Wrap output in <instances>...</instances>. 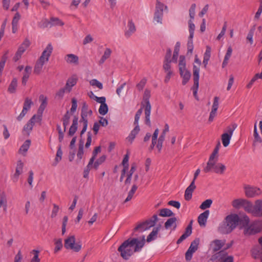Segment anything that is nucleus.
<instances>
[{
    "label": "nucleus",
    "instance_id": "f257e3e1",
    "mask_svg": "<svg viewBox=\"0 0 262 262\" xmlns=\"http://www.w3.org/2000/svg\"><path fill=\"white\" fill-rule=\"evenodd\" d=\"M238 215L237 214H230L227 215L224 221L220 224L218 231L222 234L231 233L238 225Z\"/></svg>",
    "mask_w": 262,
    "mask_h": 262
},
{
    "label": "nucleus",
    "instance_id": "f03ea898",
    "mask_svg": "<svg viewBox=\"0 0 262 262\" xmlns=\"http://www.w3.org/2000/svg\"><path fill=\"white\" fill-rule=\"evenodd\" d=\"M135 238H128L118 248V251L120 253L121 256L125 260H127L133 254L134 250L133 248L136 243Z\"/></svg>",
    "mask_w": 262,
    "mask_h": 262
},
{
    "label": "nucleus",
    "instance_id": "7ed1b4c3",
    "mask_svg": "<svg viewBox=\"0 0 262 262\" xmlns=\"http://www.w3.org/2000/svg\"><path fill=\"white\" fill-rule=\"evenodd\" d=\"M150 96V91L148 89H146L143 95V100L145 104H144L143 103H141V105L143 107H145V123L149 126H151L150 115L151 107L149 100Z\"/></svg>",
    "mask_w": 262,
    "mask_h": 262
},
{
    "label": "nucleus",
    "instance_id": "20e7f679",
    "mask_svg": "<svg viewBox=\"0 0 262 262\" xmlns=\"http://www.w3.org/2000/svg\"><path fill=\"white\" fill-rule=\"evenodd\" d=\"M179 69L180 74L183 78L182 84L184 85L189 81L191 73L186 69L185 57L183 55H181L179 57Z\"/></svg>",
    "mask_w": 262,
    "mask_h": 262
},
{
    "label": "nucleus",
    "instance_id": "39448f33",
    "mask_svg": "<svg viewBox=\"0 0 262 262\" xmlns=\"http://www.w3.org/2000/svg\"><path fill=\"white\" fill-rule=\"evenodd\" d=\"M64 246L66 249L72 250L75 252H78L82 248V244L81 242L76 243L75 236L71 235L64 239Z\"/></svg>",
    "mask_w": 262,
    "mask_h": 262
},
{
    "label": "nucleus",
    "instance_id": "423d86ee",
    "mask_svg": "<svg viewBox=\"0 0 262 262\" xmlns=\"http://www.w3.org/2000/svg\"><path fill=\"white\" fill-rule=\"evenodd\" d=\"M212 259L219 262H233V256L228 255L225 250H222L213 254Z\"/></svg>",
    "mask_w": 262,
    "mask_h": 262
},
{
    "label": "nucleus",
    "instance_id": "0eeeda50",
    "mask_svg": "<svg viewBox=\"0 0 262 262\" xmlns=\"http://www.w3.org/2000/svg\"><path fill=\"white\" fill-rule=\"evenodd\" d=\"M212 165H207L204 167L203 170L205 172L207 173L213 171L218 174H223L226 170V166L221 163L214 162L212 163Z\"/></svg>",
    "mask_w": 262,
    "mask_h": 262
},
{
    "label": "nucleus",
    "instance_id": "6e6552de",
    "mask_svg": "<svg viewBox=\"0 0 262 262\" xmlns=\"http://www.w3.org/2000/svg\"><path fill=\"white\" fill-rule=\"evenodd\" d=\"M199 73H200V68L197 67L196 66H193V85L191 89L193 91V94L194 98L196 100H199L198 96L197 95V92L199 89Z\"/></svg>",
    "mask_w": 262,
    "mask_h": 262
},
{
    "label": "nucleus",
    "instance_id": "1a4fd4ad",
    "mask_svg": "<svg viewBox=\"0 0 262 262\" xmlns=\"http://www.w3.org/2000/svg\"><path fill=\"white\" fill-rule=\"evenodd\" d=\"M244 189L245 195L248 198L258 196L262 193V191L259 188L249 185H245Z\"/></svg>",
    "mask_w": 262,
    "mask_h": 262
},
{
    "label": "nucleus",
    "instance_id": "9d476101",
    "mask_svg": "<svg viewBox=\"0 0 262 262\" xmlns=\"http://www.w3.org/2000/svg\"><path fill=\"white\" fill-rule=\"evenodd\" d=\"M41 120V116H36L34 115L32 118L28 121L27 123L24 126L23 132L24 134H27L28 136L30 135V132L32 131L33 126L35 124V121H40Z\"/></svg>",
    "mask_w": 262,
    "mask_h": 262
},
{
    "label": "nucleus",
    "instance_id": "9b49d317",
    "mask_svg": "<svg viewBox=\"0 0 262 262\" xmlns=\"http://www.w3.org/2000/svg\"><path fill=\"white\" fill-rule=\"evenodd\" d=\"M164 5L159 1L157 0L156 6V11L154 15V20L157 23H162Z\"/></svg>",
    "mask_w": 262,
    "mask_h": 262
},
{
    "label": "nucleus",
    "instance_id": "f8f14e48",
    "mask_svg": "<svg viewBox=\"0 0 262 262\" xmlns=\"http://www.w3.org/2000/svg\"><path fill=\"white\" fill-rule=\"evenodd\" d=\"M236 127V125L235 124L233 125V128L231 127H228V133H224L222 135V141L224 147H227L229 144L230 141L232 136L233 131Z\"/></svg>",
    "mask_w": 262,
    "mask_h": 262
},
{
    "label": "nucleus",
    "instance_id": "ddd939ff",
    "mask_svg": "<svg viewBox=\"0 0 262 262\" xmlns=\"http://www.w3.org/2000/svg\"><path fill=\"white\" fill-rule=\"evenodd\" d=\"M260 231V228L255 223L248 224L245 229L244 230V233L246 235L255 234Z\"/></svg>",
    "mask_w": 262,
    "mask_h": 262
},
{
    "label": "nucleus",
    "instance_id": "4468645a",
    "mask_svg": "<svg viewBox=\"0 0 262 262\" xmlns=\"http://www.w3.org/2000/svg\"><path fill=\"white\" fill-rule=\"evenodd\" d=\"M252 215L257 217L262 216V199L255 201L253 205Z\"/></svg>",
    "mask_w": 262,
    "mask_h": 262
},
{
    "label": "nucleus",
    "instance_id": "2eb2a0df",
    "mask_svg": "<svg viewBox=\"0 0 262 262\" xmlns=\"http://www.w3.org/2000/svg\"><path fill=\"white\" fill-rule=\"evenodd\" d=\"M219 98L218 97H215L213 99V103L212 106V110L210 113L209 117L208 119V121L211 122L213 121L214 118L215 117L216 115V112L217 108L219 107Z\"/></svg>",
    "mask_w": 262,
    "mask_h": 262
},
{
    "label": "nucleus",
    "instance_id": "dca6fc26",
    "mask_svg": "<svg viewBox=\"0 0 262 262\" xmlns=\"http://www.w3.org/2000/svg\"><path fill=\"white\" fill-rule=\"evenodd\" d=\"M52 51L53 47L51 43H49L42 52L41 55L39 58L40 59V60H43L45 62H48Z\"/></svg>",
    "mask_w": 262,
    "mask_h": 262
},
{
    "label": "nucleus",
    "instance_id": "f3484780",
    "mask_svg": "<svg viewBox=\"0 0 262 262\" xmlns=\"http://www.w3.org/2000/svg\"><path fill=\"white\" fill-rule=\"evenodd\" d=\"M192 221H191L189 225L187 226L186 228L185 229L184 233L180 236V237L178 239L177 242V244H180L181 243L184 239L189 236L192 233Z\"/></svg>",
    "mask_w": 262,
    "mask_h": 262
},
{
    "label": "nucleus",
    "instance_id": "a211bd4d",
    "mask_svg": "<svg viewBox=\"0 0 262 262\" xmlns=\"http://www.w3.org/2000/svg\"><path fill=\"white\" fill-rule=\"evenodd\" d=\"M23 167L24 163L21 160H18L17 162L15 172L12 177V180L14 182H16L18 181L19 175L23 172Z\"/></svg>",
    "mask_w": 262,
    "mask_h": 262
},
{
    "label": "nucleus",
    "instance_id": "6ab92c4d",
    "mask_svg": "<svg viewBox=\"0 0 262 262\" xmlns=\"http://www.w3.org/2000/svg\"><path fill=\"white\" fill-rule=\"evenodd\" d=\"M250 223L249 217L247 215H244L239 217L238 216V225L240 229L244 230Z\"/></svg>",
    "mask_w": 262,
    "mask_h": 262
},
{
    "label": "nucleus",
    "instance_id": "aec40b11",
    "mask_svg": "<svg viewBox=\"0 0 262 262\" xmlns=\"http://www.w3.org/2000/svg\"><path fill=\"white\" fill-rule=\"evenodd\" d=\"M195 188L196 186L194 182H191L185 191L184 198L186 201H189L191 199L192 192Z\"/></svg>",
    "mask_w": 262,
    "mask_h": 262
},
{
    "label": "nucleus",
    "instance_id": "412c9836",
    "mask_svg": "<svg viewBox=\"0 0 262 262\" xmlns=\"http://www.w3.org/2000/svg\"><path fill=\"white\" fill-rule=\"evenodd\" d=\"M78 123V117L77 116H74L72 125L70 126L68 135L70 137L73 136L77 130Z\"/></svg>",
    "mask_w": 262,
    "mask_h": 262
},
{
    "label": "nucleus",
    "instance_id": "4be33fe9",
    "mask_svg": "<svg viewBox=\"0 0 262 262\" xmlns=\"http://www.w3.org/2000/svg\"><path fill=\"white\" fill-rule=\"evenodd\" d=\"M209 214V210H206L204 212L201 213L198 218V221L199 225L201 226L206 225V223L207 222V219L208 217Z\"/></svg>",
    "mask_w": 262,
    "mask_h": 262
},
{
    "label": "nucleus",
    "instance_id": "5701e85b",
    "mask_svg": "<svg viewBox=\"0 0 262 262\" xmlns=\"http://www.w3.org/2000/svg\"><path fill=\"white\" fill-rule=\"evenodd\" d=\"M77 79L76 77H71L69 78L67 81L65 86L64 87L67 92H70L72 90V88L77 83Z\"/></svg>",
    "mask_w": 262,
    "mask_h": 262
},
{
    "label": "nucleus",
    "instance_id": "b1692460",
    "mask_svg": "<svg viewBox=\"0 0 262 262\" xmlns=\"http://www.w3.org/2000/svg\"><path fill=\"white\" fill-rule=\"evenodd\" d=\"M64 60L66 62L70 64H78L79 57L73 54H69L65 56Z\"/></svg>",
    "mask_w": 262,
    "mask_h": 262
},
{
    "label": "nucleus",
    "instance_id": "393cba45",
    "mask_svg": "<svg viewBox=\"0 0 262 262\" xmlns=\"http://www.w3.org/2000/svg\"><path fill=\"white\" fill-rule=\"evenodd\" d=\"M251 255L254 259H261L262 257V247L256 246L251 250Z\"/></svg>",
    "mask_w": 262,
    "mask_h": 262
},
{
    "label": "nucleus",
    "instance_id": "a878e982",
    "mask_svg": "<svg viewBox=\"0 0 262 262\" xmlns=\"http://www.w3.org/2000/svg\"><path fill=\"white\" fill-rule=\"evenodd\" d=\"M177 219L176 217H172L168 219L167 221L165 223L164 227L166 229L170 228L171 227H173V230H175L177 228V223L176 222Z\"/></svg>",
    "mask_w": 262,
    "mask_h": 262
},
{
    "label": "nucleus",
    "instance_id": "bb28decb",
    "mask_svg": "<svg viewBox=\"0 0 262 262\" xmlns=\"http://www.w3.org/2000/svg\"><path fill=\"white\" fill-rule=\"evenodd\" d=\"M127 27L128 29L125 32V36L128 38L136 31V29L135 24L133 22L132 20H129L128 21Z\"/></svg>",
    "mask_w": 262,
    "mask_h": 262
},
{
    "label": "nucleus",
    "instance_id": "cd10ccee",
    "mask_svg": "<svg viewBox=\"0 0 262 262\" xmlns=\"http://www.w3.org/2000/svg\"><path fill=\"white\" fill-rule=\"evenodd\" d=\"M246 201L247 200L245 199H235L232 202V205L233 207L235 209H239L242 207L243 208Z\"/></svg>",
    "mask_w": 262,
    "mask_h": 262
},
{
    "label": "nucleus",
    "instance_id": "c85d7f7f",
    "mask_svg": "<svg viewBox=\"0 0 262 262\" xmlns=\"http://www.w3.org/2000/svg\"><path fill=\"white\" fill-rule=\"evenodd\" d=\"M135 128L131 131L130 134L126 138L127 140L130 142V143H132L134 139L135 138L136 135L138 134L140 131V127L139 125H135Z\"/></svg>",
    "mask_w": 262,
    "mask_h": 262
},
{
    "label": "nucleus",
    "instance_id": "c756f323",
    "mask_svg": "<svg viewBox=\"0 0 262 262\" xmlns=\"http://www.w3.org/2000/svg\"><path fill=\"white\" fill-rule=\"evenodd\" d=\"M160 226L159 227H155L152 229V231L147 237L146 241L148 243L151 242L152 241L155 239L157 238V234L160 230Z\"/></svg>",
    "mask_w": 262,
    "mask_h": 262
},
{
    "label": "nucleus",
    "instance_id": "7c9ffc66",
    "mask_svg": "<svg viewBox=\"0 0 262 262\" xmlns=\"http://www.w3.org/2000/svg\"><path fill=\"white\" fill-rule=\"evenodd\" d=\"M158 219L157 214H154L150 219L144 221L146 226L148 229L154 227L156 223L158 221Z\"/></svg>",
    "mask_w": 262,
    "mask_h": 262
},
{
    "label": "nucleus",
    "instance_id": "2f4dec72",
    "mask_svg": "<svg viewBox=\"0 0 262 262\" xmlns=\"http://www.w3.org/2000/svg\"><path fill=\"white\" fill-rule=\"evenodd\" d=\"M45 62H46L43 60H40V59L39 58L34 66V73L36 74H39L40 73Z\"/></svg>",
    "mask_w": 262,
    "mask_h": 262
},
{
    "label": "nucleus",
    "instance_id": "473e14b6",
    "mask_svg": "<svg viewBox=\"0 0 262 262\" xmlns=\"http://www.w3.org/2000/svg\"><path fill=\"white\" fill-rule=\"evenodd\" d=\"M214 246L213 251L214 252L219 251L225 245V241L220 239H215L213 242Z\"/></svg>",
    "mask_w": 262,
    "mask_h": 262
},
{
    "label": "nucleus",
    "instance_id": "72a5a7b5",
    "mask_svg": "<svg viewBox=\"0 0 262 262\" xmlns=\"http://www.w3.org/2000/svg\"><path fill=\"white\" fill-rule=\"evenodd\" d=\"M39 99L42 100L41 104L40 105L38 110V112L42 114V112L45 110V108L47 105V99L46 97H45L43 95H41L39 96Z\"/></svg>",
    "mask_w": 262,
    "mask_h": 262
},
{
    "label": "nucleus",
    "instance_id": "f704fd0d",
    "mask_svg": "<svg viewBox=\"0 0 262 262\" xmlns=\"http://www.w3.org/2000/svg\"><path fill=\"white\" fill-rule=\"evenodd\" d=\"M232 52V49L231 47L230 46L228 48L227 52L224 57V60H223V62L222 63L223 68L227 66V64H228V60L231 56Z\"/></svg>",
    "mask_w": 262,
    "mask_h": 262
},
{
    "label": "nucleus",
    "instance_id": "c9c22d12",
    "mask_svg": "<svg viewBox=\"0 0 262 262\" xmlns=\"http://www.w3.org/2000/svg\"><path fill=\"white\" fill-rule=\"evenodd\" d=\"M31 42L28 38H25L23 42L19 47L18 50L19 52L24 53L27 49L30 46Z\"/></svg>",
    "mask_w": 262,
    "mask_h": 262
},
{
    "label": "nucleus",
    "instance_id": "e433bc0d",
    "mask_svg": "<svg viewBox=\"0 0 262 262\" xmlns=\"http://www.w3.org/2000/svg\"><path fill=\"white\" fill-rule=\"evenodd\" d=\"M174 213L168 208H163L160 210L159 215L163 217H170L174 216Z\"/></svg>",
    "mask_w": 262,
    "mask_h": 262
},
{
    "label": "nucleus",
    "instance_id": "4c0bfd02",
    "mask_svg": "<svg viewBox=\"0 0 262 262\" xmlns=\"http://www.w3.org/2000/svg\"><path fill=\"white\" fill-rule=\"evenodd\" d=\"M89 106L85 102H83L81 113L80 119H88Z\"/></svg>",
    "mask_w": 262,
    "mask_h": 262
},
{
    "label": "nucleus",
    "instance_id": "58836bf2",
    "mask_svg": "<svg viewBox=\"0 0 262 262\" xmlns=\"http://www.w3.org/2000/svg\"><path fill=\"white\" fill-rule=\"evenodd\" d=\"M136 239V243L135 244L134 251L138 252L141 250V248L144 246L145 244L144 236L142 237V240L139 241L137 238H135Z\"/></svg>",
    "mask_w": 262,
    "mask_h": 262
},
{
    "label": "nucleus",
    "instance_id": "ea45409f",
    "mask_svg": "<svg viewBox=\"0 0 262 262\" xmlns=\"http://www.w3.org/2000/svg\"><path fill=\"white\" fill-rule=\"evenodd\" d=\"M17 86V80L16 78H14L11 81L8 89V91L10 93H14L16 91V89Z\"/></svg>",
    "mask_w": 262,
    "mask_h": 262
},
{
    "label": "nucleus",
    "instance_id": "a19ab883",
    "mask_svg": "<svg viewBox=\"0 0 262 262\" xmlns=\"http://www.w3.org/2000/svg\"><path fill=\"white\" fill-rule=\"evenodd\" d=\"M200 241L199 238H195L191 242L190 246L188 248V250L195 252L198 249Z\"/></svg>",
    "mask_w": 262,
    "mask_h": 262
},
{
    "label": "nucleus",
    "instance_id": "79ce46f5",
    "mask_svg": "<svg viewBox=\"0 0 262 262\" xmlns=\"http://www.w3.org/2000/svg\"><path fill=\"white\" fill-rule=\"evenodd\" d=\"M50 27L54 26H62L64 23L58 17H52L50 18Z\"/></svg>",
    "mask_w": 262,
    "mask_h": 262
},
{
    "label": "nucleus",
    "instance_id": "37998d69",
    "mask_svg": "<svg viewBox=\"0 0 262 262\" xmlns=\"http://www.w3.org/2000/svg\"><path fill=\"white\" fill-rule=\"evenodd\" d=\"M219 158V154L213 151L209 157V160L207 163V165H212L213 163L217 162Z\"/></svg>",
    "mask_w": 262,
    "mask_h": 262
},
{
    "label": "nucleus",
    "instance_id": "c03bdc74",
    "mask_svg": "<svg viewBox=\"0 0 262 262\" xmlns=\"http://www.w3.org/2000/svg\"><path fill=\"white\" fill-rule=\"evenodd\" d=\"M70 117L69 111H67L62 118L64 132H66L67 127L69 124Z\"/></svg>",
    "mask_w": 262,
    "mask_h": 262
},
{
    "label": "nucleus",
    "instance_id": "a18cd8bd",
    "mask_svg": "<svg viewBox=\"0 0 262 262\" xmlns=\"http://www.w3.org/2000/svg\"><path fill=\"white\" fill-rule=\"evenodd\" d=\"M94 162V161H93L92 159L90 160L88 165L83 171V177L84 178H88L90 170L92 167H93Z\"/></svg>",
    "mask_w": 262,
    "mask_h": 262
},
{
    "label": "nucleus",
    "instance_id": "49530a36",
    "mask_svg": "<svg viewBox=\"0 0 262 262\" xmlns=\"http://www.w3.org/2000/svg\"><path fill=\"white\" fill-rule=\"evenodd\" d=\"M30 144H31L30 140H26L25 141V142L23 143V144L20 147V148L19 149V152L22 153V154H23V152L26 153L28 151V150L30 146Z\"/></svg>",
    "mask_w": 262,
    "mask_h": 262
},
{
    "label": "nucleus",
    "instance_id": "de8ad7c7",
    "mask_svg": "<svg viewBox=\"0 0 262 262\" xmlns=\"http://www.w3.org/2000/svg\"><path fill=\"white\" fill-rule=\"evenodd\" d=\"M106 159V156L105 155H103L98 158L96 161L93 163V168L97 170L99 166L100 165L102 164Z\"/></svg>",
    "mask_w": 262,
    "mask_h": 262
},
{
    "label": "nucleus",
    "instance_id": "09e8293b",
    "mask_svg": "<svg viewBox=\"0 0 262 262\" xmlns=\"http://www.w3.org/2000/svg\"><path fill=\"white\" fill-rule=\"evenodd\" d=\"M54 241L55 245L54 253H57L59 251L61 250L63 247L62 241L61 238L55 239Z\"/></svg>",
    "mask_w": 262,
    "mask_h": 262
},
{
    "label": "nucleus",
    "instance_id": "8fccbe9b",
    "mask_svg": "<svg viewBox=\"0 0 262 262\" xmlns=\"http://www.w3.org/2000/svg\"><path fill=\"white\" fill-rule=\"evenodd\" d=\"M137 188H138V187L135 184V185H133L130 190L129 191V192L128 193V195H127L126 199L124 201V203H126V202L130 201L132 199V198H133L134 193H135L136 191L137 190Z\"/></svg>",
    "mask_w": 262,
    "mask_h": 262
},
{
    "label": "nucleus",
    "instance_id": "3c124183",
    "mask_svg": "<svg viewBox=\"0 0 262 262\" xmlns=\"http://www.w3.org/2000/svg\"><path fill=\"white\" fill-rule=\"evenodd\" d=\"M111 53H112V51H111V49L109 48H107L105 50L103 55L102 56L101 58L100 59V60L99 61V63L102 64L103 63H104V62L107 58H108L110 57V56H111Z\"/></svg>",
    "mask_w": 262,
    "mask_h": 262
},
{
    "label": "nucleus",
    "instance_id": "603ef678",
    "mask_svg": "<svg viewBox=\"0 0 262 262\" xmlns=\"http://www.w3.org/2000/svg\"><path fill=\"white\" fill-rule=\"evenodd\" d=\"M165 135H164V134H161L158 140V143L157 144V148L158 149L159 152H161V150L162 148V145L163 143L165 140Z\"/></svg>",
    "mask_w": 262,
    "mask_h": 262
},
{
    "label": "nucleus",
    "instance_id": "864d4df0",
    "mask_svg": "<svg viewBox=\"0 0 262 262\" xmlns=\"http://www.w3.org/2000/svg\"><path fill=\"white\" fill-rule=\"evenodd\" d=\"M148 230L147 226H146L144 222L139 223L138 225L134 229V232L139 231L143 232L145 230Z\"/></svg>",
    "mask_w": 262,
    "mask_h": 262
},
{
    "label": "nucleus",
    "instance_id": "5fc2aeb1",
    "mask_svg": "<svg viewBox=\"0 0 262 262\" xmlns=\"http://www.w3.org/2000/svg\"><path fill=\"white\" fill-rule=\"evenodd\" d=\"M243 208L246 212L252 214L253 204L250 201L247 200Z\"/></svg>",
    "mask_w": 262,
    "mask_h": 262
},
{
    "label": "nucleus",
    "instance_id": "6e6d98bb",
    "mask_svg": "<svg viewBox=\"0 0 262 262\" xmlns=\"http://www.w3.org/2000/svg\"><path fill=\"white\" fill-rule=\"evenodd\" d=\"M32 104L33 102L31 99L29 98H26L24 103L23 110L28 112L30 109Z\"/></svg>",
    "mask_w": 262,
    "mask_h": 262
},
{
    "label": "nucleus",
    "instance_id": "4d7b16f0",
    "mask_svg": "<svg viewBox=\"0 0 262 262\" xmlns=\"http://www.w3.org/2000/svg\"><path fill=\"white\" fill-rule=\"evenodd\" d=\"M108 108L106 103L101 104L99 108V113L101 115H105L108 112Z\"/></svg>",
    "mask_w": 262,
    "mask_h": 262
},
{
    "label": "nucleus",
    "instance_id": "13d9d810",
    "mask_svg": "<svg viewBox=\"0 0 262 262\" xmlns=\"http://www.w3.org/2000/svg\"><path fill=\"white\" fill-rule=\"evenodd\" d=\"M255 30V25H254L250 30L248 34L247 35V39L249 41L251 45H252L253 42V36Z\"/></svg>",
    "mask_w": 262,
    "mask_h": 262
},
{
    "label": "nucleus",
    "instance_id": "bf43d9fd",
    "mask_svg": "<svg viewBox=\"0 0 262 262\" xmlns=\"http://www.w3.org/2000/svg\"><path fill=\"white\" fill-rule=\"evenodd\" d=\"M212 203V201L211 199H207L204 201L200 206L201 209L205 210L210 207Z\"/></svg>",
    "mask_w": 262,
    "mask_h": 262
},
{
    "label": "nucleus",
    "instance_id": "052dcab7",
    "mask_svg": "<svg viewBox=\"0 0 262 262\" xmlns=\"http://www.w3.org/2000/svg\"><path fill=\"white\" fill-rule=\"evenodd\" d=\"M258 78H259V79H262V75H261V73H260V74L259 73H257L251 79V80H250V81L249 82V83L247 84V87L248 88H250L252 85L253 84L254 82L258 79Z\"/></svg>",
    "mask_w": 262,
    "mask_h": 262
},
{
    "label": "nucleus",
    "instance_id": "680f3d73",
    "mask_svg": "<svg viewBox=\"0 0 262 262\" xmlns=\"http://www.w3.org/2000/svg\"><path fill=\"white\" fill-rule=\"evenodd\" d=\"M189 25V38H193L194 35V32L195 30V25L192 23L191 20H189L188 21Z\"/></svg>",
    "mask_w": 262,
    "mask_h": 262
},
{
    "label": "nucleus",
    "instance_id": "e2e57ef3",
    "mask_svg": "<svg viewBox=\"0 0 262 262\" xmlns=\"http://www.w3.org/2000/svg\"><path fill=\"white\" fill-rule=\"evenodd\" d=\"M32 253H33L34 256L31 259L30 262H40V259L39 258V251L37 250H33Z\"/></svg>",
    "mask_w": 262,
    "mask_h": 262
},
{
    "label": "nucleus",
    "instance_id": "0e129e2a",
    "mask_svg": "<svg viewBox=\"0 0 262 262\" xmlns=\"http://www.w3.org/2000/svg\"><path fill=\"white\" fill-rule=\"evenodd\" d=\"M172 61H163V69L165 72H172L171 63Z\"/></svg>",
    "mask_w": 262,
    "mask_h": 262
},
{
    "label": "nucleus",
    "instance_id": "69168bd1",
    "mask_svg": "<svg viewBox=\"0 0 262 262\" xmlns=\"http://www.w3.org/2000/svg\"><path fill=\"white\" fill-rule=\"evenodd\" d=\"M80 122L83 123V128L80 132V137H82V135L86 132L88 125V119H80Z\"/></svg>",
    "mask_w": 262,
    "mask_h": 262
},
{
    "label": "nucleus",
    "instance_id": "338daca9",
    "mask_svg": "<svg viewBox=\"0 0 262 262\" xmlns=\"http://www.w3.org/2000/svg\"><path fill=\"white\" fill-rule=\"evenodd\" d=\"M90 83L92 86H96L100 90L103 89L102 84L97 79H94L91 80L90 81Z\"/></svg>",
    "mask_w": 262,
    "mask_h": 262
},
{
    "label": "nucleus",
    "instance_id": "774afa93",
    "mask_svg": "<svg viewBox=\"0 0 262 262\" xmlns=\"http://www.w3.org/2000/svg\"><path fill=\"white\" fill-rule=\"evenodd\" d=\"M146 79L143 78L141 80V81L137 84L136 88L139 91L143 90L144 88L146 83Z\"/></svg>",
    "mask_w": 262,
    "mask_h": 262
}]
</instances>
